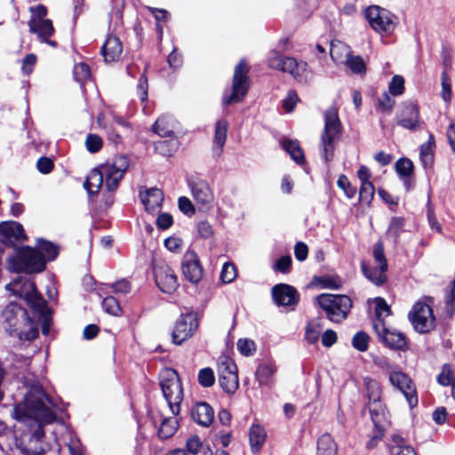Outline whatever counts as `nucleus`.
<instances>
[{"mask_svg": "<svg viewBox=\"0 0 455 455\" xmlns=\"http://www.w3.org/2000/svg\"><path fill=\"white\" fill-rule=\"evenodd\" d=\"M52 406L53 403L44 393L43 387L36 384L25 395L24 401L13 408V418L17 420L24 423L34 420L39 424L38 429L33 433L27 447L28 452L32 455H41L45 452L41 445L37 447L34 444L41 443L44 437L41 424L52 423L55 419Z\"/></svg>", "mask_w": 455, "mask_h": 455, "instance_id": "nucleus-1", "label": "nucleus"}, {"mask_svg": "<svg viewBox=\"0 0 455 455\" xmlns=\"http://www.w3.org/2000/svg\"><path fill=\"white\" fill-rule=\"evenodd\" d=\"M1 324L4 331L19 340H34L38 336L37 323L28 311L16 303H9L2 312Z\"/></svg>", "mask_w": 455, "mask_h": 455, "instance_id": "nucleus-2", "label": "nucleus"}, {"mask_svg": "<svg viewBox=\"0 0 455 455\" xmlns=\"http://www.w3.org/2000/svg\"><path fill=\"white\" fill-rule=\"evenodd\" d=\"M5 288L13 295L24 299L40 316L47 317L49 309L46 301L37 292L35 283L30 279L19 277L6 284Z\"/></svg>", "mask_w": 455, "mask_h": 455, "instance_id": "nucleus-3", "label": "nucleus"}, {"mask_svg": "<svg viewBox=\"0 0 455 455\" xmlns=\"http://www.w3.org/2000/svg\"><path fill=\"white\" fill-rule=\"evenodd\" d=\"M269 68L291 75L300 83H306L309 77L308 65L302 60L285 56L277 51H271L267 57Z\"/></svg>", "mask_w": 455, "mask_h": 455, "instance_id": "nucleus-4", "label": "nucleus"}, {"mask_svg": "<svg viewBox=\"0 0 455 455\" xmlns=\"http://www.w3.org/2000/svg\"><path fill=\"white\" fill-rule=\"evenodd\" d=\"M324 127L321 135V148L325 162H330L333 157L335 141L341 133V122L339 117L338 108L331 106L324 112Z\"/></svg>", "mask_w": 455, "mask_h": 455, "instance_id": "nucleus-5", "label": "nucleus"}, {"mask_svg": "<svg viewBox=\"0 0 455 455\" xmlns=\"http://www.w3.org/2000/svg\"><path fill=\"white\" fill-rule=\"evenodd\" d=\"M160 386L172 414L179 415L183 401V389L176 371L171 368L164 369L160 372Z\"/></svg>", "mask_w": 455, "mask_h": 455, "instance_id": "nucleus-6", "label": "nucleus"}, {"mask_svg": "<svg viewBox=\"0 0 455 455\" xmlns=\"http://www.w3.org/2000/svg\"><path fill=\"white\" fill-rule=\"evenodd\" d=\"M45 267V259L36 249L24 246L9 259V268L15 273H39Z\"/></svg>", "mask_w": 455, "mask_h": 455, "instance_id": "nucleus-7", "label": "nucleus"}, {"mask_svg": "<svg viewBox=\"0 0 455 455\" xmlns=\"http://www.w3.org/2000/svg\"><path fill=\"white\" fill-rule=\"evenodd\" d=\"M315 300L325 311L328 319L333 323L345 320L352 307V300L346 295L323 293L316 297Z\"/></svg>", "mask_w": 455, "mask_h": 455, "instance_id": "nucleus-8", "label": "nucleus"}, {"mask_svg": "<svg viewBox=\"0 0 455 455\" xmlns=\"http://www.w3.org/2000/svg\"><path fill=\"white\" fill-rule=\"evenodd\" d=\"M431 303L433 300L429 297L419 299L413 305L408 315L413 328L419 333L429 332L435 326V317Z\"/></svg>", "mask_w": 455, "mask_h": 455, "instance_id": "nucleus-9", "label": "nucleus"}, {"mask_svg": "<svg viewBox=\"0 0 455 455\" xmlns=\"http://www.w3.org/2000/svg\"><path fill=\"white\" fill-rule=\"evenodd\" d=\"M218 381L220 387L228 394H234L239 387L237 367L227 355L220 356L217 364Z\"/></svg>", "mask_w": 455, "mask_h": 455, "instance_id": "nucleus-10", "label": "nucleus"}, {"mask_svg": "<svg viewBox=\"0 0 455 455\" xmlns=\"http://www.w3.org/2000/svg\"><path fill=\"white\" fill-rule=\"evenodd\" d=\"M365 17L378 33L390 34L395 30L396 17L385 8L371 5L366 9Z\"/></svg>", "mask_w": 455, "mask_h": 455, "instance_id": "nucleus-11", "label": "nucleus"}, {"mask_svg": "<svg viewBox=\"0 0 455 455\" xmlns=\"http://www.w3.org/2000/svg\"><path fill=\"white\" fill-rule=\"evenodd\" d=\"M248 71L246 62L243 60H240L234 72L232 93L223 98L224 104L240 102L246 95L249 87Z\"/></svg>", "mask_w": 455, "mask_h": 455, "instance_id": "nucleus-12", "label": "nucleus"}, {"mask_svg": "<svg viewBox=\"0 0 455 455\" xmlns=\"http://www.w3.org/2000/svg\"><path fill=\"white\" fill-rule=\"evenodd\" d=\"M128 166L129 161L124 156H116L111 163L101 165L108 191H114L117 188Z\"/></svg>", "mask_w": 455, "mask_h": 455, "instance_id": "nucleus-13", "label": "nucleus"}, {"mask_svg": "<svg viewBox=\"0 0 455 455\" xmlns=\"http://www.w3.org/2000/svg\"><path fill=\"white\" fill-rule=\"evenodd\" d=\"M188 185L198 210L201 212L209 211L212 207L214 196L208 182L196 178L190 180Z\"/></svg>", "mask_w": 455, "mask_h": 455, "instance_id": "nucleus-14", "label": "nucleus"}, {"mask_svg": "<svg viewBox=\"0 0 455 455\" xmlns=\"http://www.w3.org/2000/svg\"><path fill=\"white\" fill-rule=\"evenodd\" d=\"M373 257L377 264L376 267H368L364 263L362 264V269L364 275L373 283L379 285L382 284L387 277L386 271L387 269V263L384 255V248L381 243H378L374 246Z\"/></svg>", "mask_w": 455, "mask_h": 455, "instance_id": "nucleus-15", "label": "nucleus"}, {"mask_svg": "<svg viewBox=\"0 0 455 455\" xmlns=\"http://www.w3.org/2000/svg\"><path fill=\"white\" fill-rule=\"evenodd\" d=\"M388 379L390 384L404 395L411 408L418 404L416 388L407 374L398 370L391 371Z\"/></svg>", "mask_w": 455, "mask_h": 455, "instance_id": "nucleus-16", "label": "nucleus"}, {"mask_svg": "<svg viewBox=\"0 0 455 455\" xmlns=\"http://www.w3.org/2000/svg\"><path fill=\"white\" fill-rule=\"evenodd\" d=\"M198 326L196 315L194 313L181 315L177 320L172 337L173 343L182 344L191 338Z\"/></svg>", "mask_w": 455, "mask_h": 455, "instance_id": "nucleus-17", "label": "nucleus"}, {"mask_svg": "<svg viewBox=\"0 0 455 455\" xmlns=\"http://www.w3.org/2000/svg\"><path fill=\"white\" fill-rule=\"evenodd\" d=\"M373 327L379 339L387 347L395 350H402L406 347V338L402 332L388 329L383 321L375 322Z\"/></svg>", "mask_w": 455, "mask_h": 455, "instance_id": "nucleus-18", "label": "nucleus"}, {"mask_svg": "<svg viewBox=\"0 0 455 455\" xmlns=\"http://www.w3.org/2000/svg\"><path fill=\"white\" fill-rule=\"evenodd\" d=\"M155 280L158 288L165 293H172L179 286L174 270L165 263H159L154 267Z\"/></svg>", "mask_w": 455, "mask_h": 455, "instance_id": "nucleus-19", "label": "nucleus"}, {"mask_svg": "<svg viewBox=\"0 0 455 455\" xmlns=\"http://www.w3.org/2000/svg\"><path fill=\"white\" fill-rule=\"evenodd\" d=\"M181 270L186 280L197 283L203 277V267L199 257L193 250H188L183 255Z\"/></svg>", "mask_w": 455, "mask_h": 455, "instance_id": "nucleus-20", "label": "nucleus"}, {"mask_svg": "<svg viewBox=\"0 0 455 455\" xmlns=\"http://www.w3.org/2000/svg\"><path fill=\"white\" fill-rule=\"evenodd\" d=\"M397 124L411 132L422 128L423 122L419 118L418 107L413 103H404L397 115Z\"/></svg>", "mask_w": 455, "mask_h": 455, "instance_id": "nucleus-21", "label": "nucleus"}, {"mask_svg": "<svg viewBox=\"0 0 455 455\" xmlns=\"http://www.w3.org/2000/svg\"><path fill=\"white\" fill-rule=\"evenodd\" d=\"M272 296L277 306L294 307L299 300L296 289L285 283L275 284L272 288Z\"/></svg>", "mask_w": 455, "mask_h": 455, "instance_id": "nucleus-22", "label": "nucleus"}, {"mask_svg": "<svg viewBox=\"0 0 455 455\" xmlns=\"http://www.w3.org/2000/svg\"><path fill=\"white\" fill-rule=\"evenodd\" d=\"M28 25L29 31L36 34L42 43H45L52 47L57 46V43L55 41L50 40V37H52L55 32L51 20L45 19L36 20L35 19H30Z\"/></svg>", "mask_w": 455, "mask_h": 455, "instance_id": "nucleus-23", "label": "nucleus"}, {"mask_svg": "<svg viewBox=\"0 0 455 455\" xmlns=\"http://www.w3.org/2000/svg\"><path fill=\"white\" fill-rule=\"evenodd\" d=\"M0 235L4 237V243H13L27 239L22 225L15 221L1 223Z\"/></svg>", "mask_w": 455, "mask_h": 455, "instance_id": "nucleus-24", "label": "nucleus"}, {"mask_svg": "<svg viewBox=\"0 0 455 455\" xmlns=\"http://www.w3.org/2000/svg\"><path fill=\"white\" fill-rule=\"evenodd\" d=\"M191 417L198 425L208 427L213 421L214 411L207 403H197L191 409Z\"/></svg>", "mask_w": 455, "mask_h": 455, "instance_id": "nucleus-25", "label": "nucleus"}, {"mask_svg": "<svg viewBox=\"0 0 455 455\" xmlns=\"http://www.w3.org/2000/svg\"><path fill=\"white\" fill-rule=\"evenodd\" d=\"M123 52V45L118 37L109 36L101 47V53L106 62H116Z\"/></svg>", "mask_w": 455, "mask_h": 455, "instance_id": "nucleus-26", "label": "nucleus"}, {"mask_svg": "<svg viewBox=\"0 0 455 455\" xmlns=\"http://www.w3.org/2000/svg\"><path fill=\"white\" fill-rule=\"evenodd\" d=\"M228 125V122L225 119H220L215 124L212 152L217 157L220 156L223 151V147L227 140Z\"/></svg>", "mask_w": 455, "mask_h": 455, "instance_id": "nucleus-27", "label": "nucleus"}, {"mask_svg": "<svg viewBox=\"0 0 455 455\" xmlns=\"http://www.w3.org/2000/svg\"><path fill=\"white\" fill-rule=\"evenodd\" d=\"M140 198L146 211L154 213L161 208L164 195L158 188H150L146 190L144 194L140 193Z\"/></svg>", "mask_w": 455, "mask_h": 455, "instance_id": "nucleus-28", "label": "nucleus"}, {"mask_svg": "<svg viewBox=\"0 0 455 455\" xmlns=\"http://www.w3.org/2000/svg\"><path fill=\"white\" fill-rule=\"evenodd\" d=\"M368 405L374 426L378 429L383 428L386 423H387V414L386 407L381 402V399L376 402L371 401L369 402Z\"/></svg>", "mask_w": 455, "mask_h": 455, "instance_id": "nucleus-29", "label": "nucleus"}, {"mask_svg": "<svg viewBox=\"0 0 455 455\" xmlns=\"http://www.w3.org/2000/svg\"><path fill=\"white\" fill-rule=\"evenodd\" d=\"M103 180L104 175L102 173V167L100 166L98 169H94L90 172L84 184V187L89 194L96 195L101 188Z\"/></svg>", "mask_w": 455, "mask_h": 455, "instance_id": "nucleus-30", "label": "nucleus"}, {"mask_svg": "<svg viewBox=\"0 0 455 455\" xmlns=\"http://www.w3.org/2000/svg\"><path fill=\"white\" fill-rule=\"evenodd\" d=\"M276 367L272 362H263L259 364L255 376L259 385H269L273 380V376Z\"/></svg>", "mask_w": 455, "mask_h": 455, "instance_id": "nucleus-31", "label": "nucleus"}, {"mask_svg": "<svg viewBox=\"0 0 455 455\" xmlns=\"http://www.w3.org/2000/svg\"><path fill=\"white\" fill-rule=\"evenodd\" d=\"M174 122L169 116H160L153 125V131L160 137H172L173 135Z\"/></svg>", "mask_w": 455, "mask_h": 455, "instance_id": "nucleus-32", "label": "nucleus"}, {"mask_svg": "<svg viewBox=\"0 0 455 455\" xmlns=\"http://www.w3.org/2000/svg\"><path fill=\"white\" fill-rule=\"evenodd\" d=\"M435 137L429 133L428 140L419 148V157L424 167L431 166L434 162Z\"/></svg>", "mask_w": 455, "mask_h": 455, "instance_id": "nucleus-33", "label": "nucleus"}, {"mask_svg": "<svg viewBox=\"0 0 455 455\" xmlns=\"http://www.w3.org/2000/svg\"><path fill=\"white\" fill-rule=\"evenodd\" d=\"M337 444L331 435L325 433L317 441L316 455H337Z\"/></svg>", "mask_w": 455, "mask_h": 455, "instance_id": "nucleus-34", "label": "nucleus"}, {"mask_svg": "<svg viewBox=\"0 0 455 455\" xmlns=\"http://www.w3.org/2000/svg\"><path fill=\"white\" fill-rule=\"evenodd\" d=\"M390 453L391 455H416L413 448L410 445H407L404 439L397 434H394L392 435Z\"/></svg>", "mask_w": 455, "mask_h": 455, "instance_id": "nucleus-35", "label": "nucleus"}, {"mask_svg": "<svg viewBox=\"0 0 455 455\" xmlns=\"http://www.w3.org/2000/svg\"><path fill=\"white\" fill-rule=\"evenodd\" d=\"M266 431L259 425H252L249 431V440L253 452L258 451L266 441Z\"/></svg>", "mask_w": 455, "mask_h": 455, "instance_id": "nucleus-36", "label": "nucleus"}, {"mask_svg": "<svg viewBox=\"0 0 455 455\" xmlns=\"http://www.w3.org/2000/svg\"><path fill=\"white\" fill-rule=\"evenodd\" d=\"M330 54L334 62L337 64H344L350 56L351 52L347 44L341 42H336L331 44Z\"/></svg>", "mask_w": 455, "mask_h": 455, "instance_id": "nucleus-37", "label": "nucleus"}, {"mask_svg": "<svg viewBox=\"0 0 455 455\" xmlns=\"http://www.w3.org/2000/svg\"><path fill=\"white\" fill-rule=\"evenodd\" d=\"M323 328V321L321 318L316 317L310 320L306 327L305 338L306 339L311 343H315L318 339L320 332Z\"/></svg>", "mask_w": 455, "mask_h": 455, "instance_id": "nucleus-38", "label": "nucleus"}, {"mask_svg": "<svg viewBox=\"0 0 455 455\" xmlns=\"http://www.w3.org/2000/svg\"><path fill=\"white\" fill-rule=\"evenodd\" d=\"M395 171L399 176L404 180V185L406 189H410L409 178L413 172V164L408 158L399 159L395 164Z\"/></svg>", "mask_w": 455, "mask_h": 455, "instance_id": "nucleus-39", "label": "nucleus"}, {"mask_svg": "<svg viewBox=\"0 0 455 455\" xmlns=\"http://www.w3.org/2000/svg\"><path fill=\"white\" fill-rule=\"evenodd\" d=\"M178 429V420L175 417H164L158 429V435L163 439L172 436Z\"/></svg>", "mask_w": 455, "mask_h": 455, "instance_id": "nucleus-40", "label": "nucleus"}, {"mask_svg": "<svg viewBox=\"0 0 455 455\" xmlns=\"http://www.w3.org/2000/svg\"><path fill=\"white\" fill-rule=\"evenodd\" d=\"M283 148L297 164H302L304 163V153L298 141L285 140L283 141Z\"/></svg>", "mask_w": 455, "mask_h": 455, "instance_id": "nucleus-41", "label": "nucleus"}, {"mask_svg": "<svg viewBox=\"0 0 455 455\" xmlns=\"http://www.w3.org/2000/svg\"><path fill=\"white\" fill-rule=\"evenodd\" d=\"M39 250L44 254L43 256L44 259L46 258L48 260H53L59 254V248L54 243L46 241L44 239H38L36 243Z\"/></svg>", "mask_w": 455, "mask_h": 455, "instance_id": "nucleus-42", "label": "nucleus"}, {"mask_svg": "<svg viewBox=\"0 0 455 455\" xmlns=\"http://www.w3.org/2000/svg\"><path fill=\"white\" fill-rule=\"evenodd\" d=\"M364 384L369 402H376L381 398V387L378 381L367 378L364 379Z\"/></svg>", "mask_w": 455, "mask_h": 455, "instance_id": "nucleus-43", "label": "nucleus"}, {"mask_svg": "<svg viewBox=\"0 0 455 455\" xmlns=\"http://www.w3.org/2000/svg\"><path fill=\"white\" fill-rule=\"evenodd\" d=\"M403 230L404 219L402 217L392 218L387 229V235L391 236L395 241H396Z\"/></svg>", "mask_w": 455, "mask_h": 455, "instance_id": "nucleus-44", "label": "nucleus"}, {"mask_svg": "<svg viewBox=\"0 0 455 455\" xmlns=\"http://www.w3.org/2000/svg\"><path fill=\"white\" fill-rule=\"evenodd\" d=\"M375 193V188L373 184L371 183H364L361 184L360 189H359V200L367 205H369L373 199Z\"/></svg>", "mask_w": 455, "mask_h": 455, "instance_id": "nucleus-45", "label": "nucleus"}, {"mask_svg": "<svg viewBox=\"0 0 455 455\" xmlns=\"http://www.w3.org/2000/svg\"><path fill=\"white\" fill-rule=\"evenodd\" d=\"M375 303V314L377 320L375 322L383 321L385 316L390 315V307L387 304L386 300L380 297L374 299Z\"/></svg>", "mask_w": 455, "mask_h": 455, "instance_id": "nucleus-46", "label": "nucleus"}, {"mask_svg": "<svg viewBox=\"0 0 455 455\" xmlns=\"http://www.w3.org/2000/svg\"><path fill=\"white\" fill-rule=\"evenodd\" d=\"M198 382L204 387H212L215 382L214 372L212 368H204L199 371Z\"/></svg>", "mask_w": 455, "mask_h": 455, "instance_id": "nucleus-47", "label": "nucleus"}, {"mask_svg": "<svg viewBox=\"0 0 455 455\" xmlns=\"http://www.w3.org/2000/svg\"><path fill=\"white\" fill-rule=\"evenodd\" d=\"M104 310L113 315H119L121 314V307L117 299L113 296L105 298L102 301Z\"/></svg>", "mask_w": 455, "mask_h": 455, "instance_id": "nucleus-48", "label": "nucleus"}, {"mask_svg": "<svg viewBox=\"0 0 455 455\" xmlns=\"http://www.w3.org/2000/svg\"><path fill=\"white\" fill-rule=\"evenodd\" d=\"M352 345L355 349L361 352L366 351L369 347V336L363 331L357 332L353 337Z\"/></svg>", "mask_w": 455, "mask_h": 455, "instance_id": "nucleus-49", "label": "nucleus"}, {"mask_svg": "<svg viewBox=\"0 0 455 455\" xmlns=\"http://www.w3.org/2000/svg\"><path fill=\"white\" fill-rule=\"evenodd\" d=\"M338 187L342 189L346 196L353 198L356 194V188L353 187L346 175H340L337 181Z\"/></svg>", "mask_w": 455, "mask_h": 455, "instance_id": "nucleus-50", "label": "nucleus"}, {"mask_svg": "<svg viewBox=\"0 0 455 455\" xmlns=\"http://www.w3.org/2000/svg\"><path fill=\"white\" fill-rule=\"evenodd\" d=\"M236 276V269L234 264L227 262L223 265L220 279L224 283H229L235 280Z\"/></svg>", "mask_w": 455, "mask_h": 455, "instance_id": "nucleus-51", "label": "nucleus"}, {"mask_svg": "<svg viewBox=\"0 0 455 455\" xmlns=\"http://www.w3.org/2000/svg\"><path fill=\"white\" fill-rule=\"evenodd\" d=\"M237 349L242 355L249 356L255 352L256 347L253 340L249 339H240L237 341Z\"/></svg>", "mask_w": 455, "mask_h": 455, "instance_id": "nucleus-52", "label": "nucleus"}, {"mask_svg": "<svg viewBox=\"0 0 455 455\" xmlns=\"http://www.w3.org/2000/svg\"><path fill=\"white\" fill-rule=\"evenodd\" d=\"M74 77L79 83H84L90 77V68L85 63H78L74 67Z\"/></svg>", "mask_w": 455, "mask_h": 455, "instance_id": "nucleus-53", "label": "nucleus"}, {"mask_svg": "<svg viewBox=\"0 0 455 455\" xmlns=\"http://www.w3.org/2000/svg\"><path fill=\"white\" fill-rule=\"evenodd\" d=\"M102 140L97 134H89L85 140L86 148L91 153H96L102 148Z\"/></svg>", "mask_w": 455, "mask_h": 455, "instance_id": "nucleus-54", "label": "nucleus"}, {"mask_svg": "<svg viewBox=\"0 0 455 455\" xmlns=\"http://www.w3.org/2000/svg\"><path fill=\"white\" fill-rule=\"evenodd\" d=\"M354 73H361L364 70V63L360 56H350L345 63Z\"/></svg>", "mask_w": 455, "mask_h": 455, "instance_id": "nucleus-55", "label": "nucleus"}, {"mask_svg": "<svg viewBox=\"0 0 455 455\" xmlns=\"http://www.w3.org/2000/svg\"><path fill=\"white\" fill-rule=\"evenodd\" d=\"M404 90V80L400 76H395L389 84V92L393 96L401 95Z\"/></svg>", "mask_w": 455, "mask_h": 455, "instance_id": "nucleus-56", "label": "nucleus"}, {"mask_svg": "<svg viewBox=\"0 0 455 455\" xmlns=\"http://www.w3.org/2000/svg\"><path fill=\"white\" fill-rule=\"evenodd\" d=\"M453 375L449 364H444L437 377V381L442 386H449L452 382Z\"/></svg>", "mask_w": 455, "mask_h": 455, "instance_id": "nucleus-57", "label": "nucleus"}, {"mask_svg": "<svg viewBox=\"0 0 455 455\" xmlns=\"http://www.w3.org/2000/svg\"><path fill=\"white\" fill-rule=\"evenodd\" d=\"M186 447L188 454L196 455L202 448V443L197 435H192L188 438Z\"/></svg>", "mask_w": 455, "mask_h": 455, "instance_id": "nucleus-58", "label": "nucleus"}, {"mask_svg": "<svg viewBox=\"0 0 455 455\" xmlns=\"http://www.w3.org/2000/svg\"><path fill=\"white\" fill-rule=\"evenodd\" d=\"M441 84H442V98L444 101H449L451 97V80L448 75L445 72L442 73L441 76Z\"/></svg>", "mask_w": 455, "mask_h": 455, "instance_id": "nucleus-59", "label": "nucleus"}, {"mask_svg": "<svg viewBox=\"0 0 455 455\" xmlns=\"http://www.w3.org/2000/svg\"><path fill=\"white\" fill-rule=\"evenodd\" d=\"M148 78L143 74L140 79L137 85V93L142 102L146 101L148 99Z\"/></svg>", "mask_w": 455, "mask_h": 455, "instance_id": "nucleus-60", "label": "nucleus"}, {"mask_svg": "<svg viewBox=\"0 0 455 455\" xmlns=\"http://www.w3.org/2000/svg\"><path fill=\"white\" fill-rule=\"evenodd\" d=\"M291 266V258L290 256H283L275 261V269L281 273H288Z\"/></svg>", "mask_w": 455, "mask_h": 455, "instance_id": "nucleus-61", "label": "nucleus"}, {"mask_svg": "<svg viewBox=\"0 0 455 455\" xmlns=\"http://www.w3.org/2000/svg\"><path fill=\"white\" fill-rule=\"evenodd\" d=\"M179 208L186 215L191 216L195 213V206L190 199L186 196L179 198Z\"/></svg>", "mask_w": 455, "mask_h": 455, "instance_id": "nucleus-62", "label": "nucleus"}, {"mask_svg": "<svg viewBox=\"0 0 455 455\" xmlns=\"http://www.w3.org/2000/svg\"><path fill=\"white\" fill-rule=\"evenodd\" d=\"M299 98L295 91H289L287 97L284 99L283 106L286 112H291L298 102Z\"/></svg>", "mask_w": 455, "mask_h": 455, "instance_id": "nucleus-63", "label": "nucleus"}, {"mask_svg": "<svg viewBox=\"0 0 455 455\" xmlns=\"http://www.w3.org/2000/svg\"><path fill=\"white\" fill-rule=\"evenodd\" d=\"M68 447L70 455H84V448L76 437L70 436Z\"/></svg>", "mask_w": 455, "mask_h": 455, "instance_id": "nucleus-64", "label": "nucleus"}]
</instances>
